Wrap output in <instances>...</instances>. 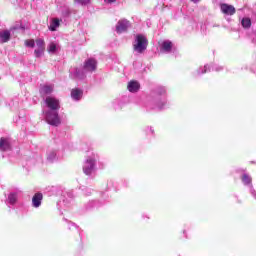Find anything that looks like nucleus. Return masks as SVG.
<instances>
[{"label":"nucleus","mask_w":256,"mask_h":256,"mask_svg":"<svg viewBox=\"0 0 256 256\" xmlns=\"http://www.w3.org/2000/svg\"><path fill=\"white\" fill-rule=\"evenodd\" d=\"M15 29H19V25L13 26L12 28H10V31H14Z\"/></svg>","instance_id":"cd10ccee"},{"label":"nucleus","mask_w":256,"mask_h":256,"mask_svg":"<svg viewBox=\"0 0 256 256\" xmlns=\"http://www.w3.org/2000/svg\"><path fill=\"white\" fill-rule=\"evenodd\" d=\"M45 105L46 107H48L49 111H59V109H61V104L59 102V99L53 96L46 97Z\"/></svg>","instance_id":"20e7f679"},{"label":"nucleus","mask_w":256,"mask_h":256,"mask_svg":"<svg viewBox=\"0 0 256 256\" xmlns=\"http://www.w3.org/2000/svg\"><path fill=\"white\" fill-rule=\"evenodd\" d=\"M97 164V154L88 156L82 166L85 175H91L95 172V165Z\"/></svg>","instance_id":"7ed1b4c3"},{"label":"nucleus","mask_w":256,"mask_h":256,"mask_svg":"<svg viewBox=\"0 0 256 256\" xmlns=\"http://www.w3.org/2000/svg\"><path fill=\"white\" fill-rule=\"evenodd\" d=\"M250 192L253 195V197L256 199V191H255V189H253L252 185H250Z\"/></svg>","instance_id":"a878e982"},{"label":"nucleus","mask_w":256,"mask_h":256,"mask_svg":"<svg viewBox=\"0 0 256 256\" xmlns=\"http://www.w3.org/2000/svg\"><path fill=\"white\" fill-rule=\"evenodd\" d=\"M57 152L56 151H50L47 156V161L50 163H54V161H57Z\"/></svg>","instance_id":"aec40b11"},{"label":"nucleus","mask_w":256,"mask_h":256,"mask_svg":"<svg viewBox=\"0 0 256 256\" xmlns=\"http://www.w3.org/2000/svg\"><path fill=\"white\" fill-rule=\"evenodd\" d=\"M163 94H165V88H161L160 95H163Z\"/></svg>","instance_id":"c85d7f7f"},{"label":"nucleus","mask_w":256,"mask_h":256,"mask_svg":"<svg viewBox=\"0 0 256 256\" xmlns=\"http://www.w3.org/2000/svg\"><path fill=\"white\" fill-rule=\"evenodd\" d=\"M149 45V41L147 40V37L142 34H137L134 37L133 42V51L137 55H141L142 53H145L147 51V46Z\"/></svg>","instance_id":"f257e3e1"},{"label":"nucleus","mask_w":256,"mask_h":256,"mask_svg":"<svg viewBox=\"0 0 256 256\" xmlns=\"http://www.w3.org/2000/svg\"><path fill=\"white\" fill-rule=\"evenodd\" d=\"M208 71H211V68L206 65L203 68H199L198 75H203V73H207Z\"/></svg>","instance_id":"5701e85b"},{"label":"nucleus","mask_w":256,"mask_h":256,"mask_svg":"<svg viewBox=\"0 0 256 256\" xmlns=\"http://www.w3.org/2000/svg\"><path fill=\"white\" fill-rule=\"evenodd\" d=\"M87 72L84 68H73L70 70V79H75L76 81H81L85 79Z\"/></svg>","instance_id":"423d86ee"},{"label":"nucleus","mask_w":256,"mask_h":256,"mask_svg":"<svg viewBox=\"0 0 256 256\" xmlns=\"http://www.w3.org/2000/svg\"><path fill=\"white\" fill-rule=\"evenodd\" d=\"M44 117L48 125L59 127L61 125V118L59 117V110L43 111Z\"/></svg>","instance_id":"f03ea898"},{"label":"nucleus","mask_w":256,"mask_h":256,"mask_svg":"<svg viewBox=\"0 0 256 256\" xmlns=\"http://www.w3.org/2000/svg\"><path fill=\"white\" fill-rule=\"evenodd\" d=\"M54 89H55L54 85H51V84L43 85L40 88V94L41 95H51V93H53Z\"/></svg>","instance_id":"4468645a"},{"label":"nucleus","mask_w":256,"mask_h":256,"mask_svg":"<svg viewBox=\"0 0 256 256\" xmlns=\"http://www.w3.org/2000/svg\"><path fill=\"white\" fill-rule=\"evenodd\" d=\"M107 3H115L116 0H105Z\"/></svg>","instance_id":"c756f323"},{"label":"nucleus","mask_w":256,"mask_h":256,"mask_svg":"<svg viewBox=\"0 0 256 256\" xmlns=\"http://www.w3.org/2000/svg\"><path fill=\"white\" fill-rule=\"evenodd\" d=\"M129 27H131V23L127 19L119 20L116 25V32L125 33Z\"/></svg>","instance_id":"6e6552de"},{"label":"nucleus","mask_w":256,"mask_h":256,"mask_svg":"<svg viewBox=\"0 0 256 256\" xmlns=\"http://www.w3.org/2000/svg\"><path fill=\"white\" fill-rule=\"evenodd\" d=\"M34 50V55L37 59L43 57L45 55V40L38 38L36 39V46Z\"/></svg>","instance_id":"39448f33"},{"label":"nucleus","mask_w":256,"mask_h":256,"mask_svg":"<svg viewBox=\"0 0 256 256\" xmlns=\"http://www.w3.org/2000/svg\"><path fill=\"white\" fill-rule=\"evenodd\" d=\"M21 195H22V192L19 189H16L10 192L8 195L7 202L9 203V205H15V203L19 201V197H21Z\"/></svg>","instance_id":"1a4fd4ad"},{"label":"nucleus","mask_w":256,"mask_h":256,"mask_svg":"<svg viewBox=\"0 0 256 256\" xmlns=\"http://www.w3.org/2000/svg\"><path fill=\"white\" fill-rule=\"evenodd\" d=\"M220 9L224 15H235V7L228 4H221Z\"/></svg>","instance_id":"ddd939ff"},{"label":"nucleus","mask_w":256,"mask_h":256,"mask_svg":"<svg viewBox=\"0 0 256 256\" xmlns=\"http://www.w3.org/2000/svg\"><path fill=\"white\" fill-rule=\"evenodd\" d=\"M76 3H79L80 5H89L91 3V0H75Z\"/></svg>","instance_id":"393cba45"},{"label":"nucleus","mask_w":256,"mask_h":256,"mask_svg":"<svg viewBox=\"0 0 256 256\" xmlns=\"http://www.w3.org/2000/svg\"><path fill=\"white\" fill-rule=\"evenodd\" d=\"M25 45H26V47H30L33 49V47L36 46V41L35 40H26Z\"/></svg>","instance_id":"b1692460"},{"label":"nucleus","mask_w":256,"mask_h":256,"mask_svg":"<svg viewBox=\"0 0 256 256\" xmlns=\"http://www.w3.org/2000/svg\"><path fill=\"white\" fill-rule=\"evenodd\" d=\"M83 68L85 73H93L97 71V60L89 58L84 62Z\"/></svg>","instance_id":"0eeeda50"},{"label":"nucleus","mask_w":256,"mask_h":256,"mask_svg":"<svg viewBox=\"0 0 256 256\" xmlns=\"http://www.w3.org/2000/svg\"><path fill=\"white\" fill-rule=\"evenodd\" d=\"M159 107V109H163V106H158Z\"/></svg>","instance_id":"2f4dec72"},{"label":"nucleus","mask_w":256,"mask_h":256,"mask_svg":"<svg viewBox=\"0 0 256 256\" xmlns=\"http://www.w3.org/2000/svg\"><path fill=\"white\" fill-rule=\"evenodd\" d=\"M41 201H43V194L41 193H36L33 198H32V205L33 207H35L36 209L38 207H41Z\"/></svg>","instance_id":"2eb2a0df"},{"label":"nucleus","mask_w":256,"mask_h":256,"mask_svg":"<svg viewBox=\"0 0 256 256\" xmlns=\"http://www.w3.org/2000/svg\"><path fill=\"white\" fill-rule=\"evenodd\" d=\"M160 53H171L173 49V43L169 40H163L159 42Z\"/></svg>","instance_id":"9d476101"},{"label":"nucleus","mask_w":256,"mask_h":256,"mask_svg":"<svg viewBox=\"0 0 256 256\" xmlns=\"http://www.w3.org/2000/svg\"><path fill=\"white\" fill-rule=\"evenodd\" d=\"M60 25H61V20H59V18H54L50 22L49 30L50 31H57V29H59Z\"/></svg>","instance_id":"a211bd4d"},{"label":"nucleus","mask_w":256,"mask_h":256,"mask_svg":"<svg viewBox=\"0 0 256 256\" xmlns=\"http://www.w3.org/2000/svg\"><path fill=\"white\" fill-rule=\"evenodd\" d=\"M71 98L73 101H81V99H83V90L80 88H73L71 90Z\"/></svg>","instance_id":"9b49d317"},{"label":"nucleus","mask_w":256,"mask_h":256,"mask_svg":"<svg viewBox=\"0 0 256 256\" xmlns=\"http://www.w3.org/2000/svg\"><path fill=\"white\" fill-rule=\"evenodd\" d=\"M222 67L213 66L212 71H221Z\"/></svg>","instance_id":"bb28decb"},{"label":"nucleus","mask_w":256,"mask_h":256,"mask_svg":"<svg viewBox=\"0 0 256 256\" xmlns=\"http://www.w3.org/2000/svg\"><path fill=\"white\" fill-rule=\"evenodd\" d=\"M193 3H199V0H191Z\"/></svg>","instance_id":"7c9ffc66"},{"label":"nucleus","mask_w":256,"mask_h":256,"mask_svg":"<svg viewBox=\"0 0 256 256\" xmlns=\"http://www.w3.org/2000/svg\"><path fill=\"white\" fill-rule=\"evenodd\" d=\"M11 39V31L10 30H2L0 31V41L1 43H8Z\"/></svg>","instance_id":"dca6fc26"},{"label":"nucleus","mask_w":256,"mask_h":256,"mask_svg":"<svg viewBox=\"0 0 256 256\" xmlns=\"http://www.w3.org/2000/svg\"><path fill=\"white\" fill-rule=\"evenodd\" d=\"M11 150V140L9 138L0 139V151H10Z\"/></svg>","instance_id":"f8f14e48"},{"label":"nucleus","mask_w":256,"mask_h":256,"mask_svg":"<svg viewBox=\"0 0 256 256\" xmlns=\"http://www.w3.org/2000/svg\"><path fill=\"white\" fill-rule=\"evenodd\" d=\"M128 91H130V93H137V91H139V88L141 87L139 85V82L137 81H130L128 83Z\"/></svg>","instance_id":"f3484780"},{"label":"nucleus","mask_w":256,"mask_h":256,"mask_svg":"<svg viewBox=\"0 0 256 256\" xmlns=\"http://www.w3.org/2000/svg\"><path fill=\"white\" fill-rule=\"evenodd\" d=\"M59 50V45L55 42H51L48 45L47 51L48 53H50L51 55H55V53H57V51Z\"/></svg>","instance_id":"6ab92c4d"},{"label":"nucleus","mask_w":256,"mask_h":256,"mask_svg":"<svg viewBox=\"0 0 256 256\" xmlns=\"http://www.w3.org/2000/svg\"><path fill=\"white\" fill-rule=\"evenodd\" d=\"M251 176L247 175V174H244L242 176V183H244V185H251Z\"/></svg>","instance_id":"4be33fe9"},{"label":"nucleus","mask_w":256,"mask_h":256,"mask_svg":"<svg viewBox=\"0 0 256 256\" xmlns=\"http://www.w3.org/2000/svg\"><path fill=\"white\" fill-rule=\"evenodd\" d=\"M241 23H242V27H244V29H249V27H251V19L250 18H243Z\"/></svg>","instance_id":"412c9836"}]
</instances>
